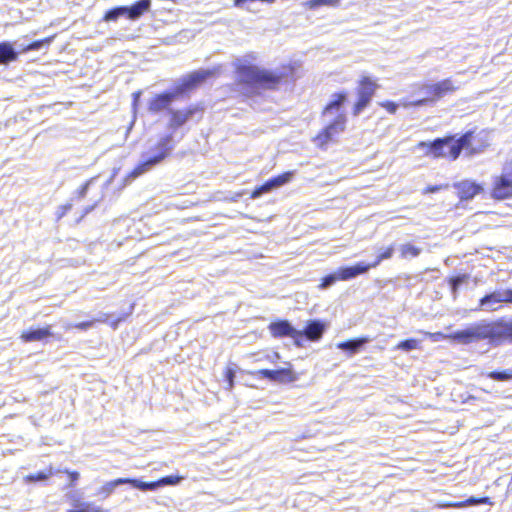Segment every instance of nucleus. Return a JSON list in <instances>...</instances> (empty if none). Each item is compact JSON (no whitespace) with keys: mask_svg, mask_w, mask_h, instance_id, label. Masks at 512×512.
Segmentation results:
<instances>
[{"mask_svg":"<svg viewBox=\"0 0 512 512\" xmlns=\"http://www.w3.org/2000/svg\"><path fill=\"white\" fill-rule=\"evenodd\" d=\"M174 149V138L172 134H166L159 139V141L152 148L156 153L146 160L137 164L129 173L130 178H137L149 170L150 167L155 166L165 160Z\"/></svg>","mask_w":512,"mask_h":512,"instance_id":"nucleus-4","label":"nucleus"},{"mask_svg":"<svg viewBox=\"0 0 512 512\" xmlns=\"http://www.w3.org/2000/svg\"><path fill=\"white\" fill-rule=\"evenodd\" d=\"M55 471L52 467H49L47 471H38L34 474H29L25 476V481L29 483L38 482V481H44L47 480L49 477L53 476Z\"/></svg>","mask_w":512,"mask_h":512,"instance_id":"nucleus-27","label":"nucleus"},{"mask_svg":"<svg viewBox=\"0 0 512 512\" xmlns=\"http://www.w3.org/2000/svg\"><path fill=\"white\" fill-rule=\"evenodd\" d=\"M51 335H52V333L50 331V328L47 326V327H43V328L26 330L21 334V338L25 342H33V341H41V340L47 339Z\"/></svg>","mask_w":512,"mask_h":512,"instance_id":"nucleus-23","label":"nucleus"},{"mask_svg":"<svg viewBox=\"0 0 512 512\" xmlns=\"http://www.w3.org/2000/svg\"><path fill=\"white\" fill-rule=\"evenodd\" d=\"M502 303H505L503 290L493 291L479 300L478 309L482 311H494L498 309Z\"/></svg>","mask_w":512,"mask_h":512,"instance_id":"nucleus-17","label":"nucleus"},{"mask_svg":"<svg viewBox=\"0 0 512 512\" xmlns=\"http://www.w3.org/2000/svg\"><path fill=\"white\" fill-rule=\"evenodd\" d=\"M212 70H196L191 72L190 74L184 76L180 82L175 86L174 93L177 97L182 96L196 89L200 84H202L206 79L213 75Z\"/></svg>","mask_w":512,"mask_h":512,"instance_id":"nucleus-11","label":"nucleus"},{"mask_svg":"<svg viewBox=\"0 0 512 512\" xmlns=\"http://www.w3.org/2000/svg\"><path fill=\"white\" fill-rule=\"evenodd\" d=\"M459 143L456 150L459 148L465 151L467 156H474L484 152L490 145L487 133L484 130L477 128L471 129L458 137Z\"/></svg>","mask_w":512,"mask_h":512,"instance_id":"nucleus-6","label":"nucleus"},{"mask_svg":"<svg viewBox=\"0 0 512 512\" xmlns=\"http://www.w3.org/2000/svg\"><path fill=\"white\" fill-rule=\"evenodd\" d=\"M487 376L495 381H507L512 379V372L509 370L491 371L487 374Z\"/></svg>","mask_w":512,"mask_h":512,"instance_id":"nucleus-37","label":"nucleus"},{"mask_svg":"<svg viewBox=\"0 0 512 512\" xmlns=\"http://www.w3.org/2000/svg\"><path fill=\"white\" fill-rule=\"evenodd\" d=\"M479 504L493 505V502L487 496H483V497L471 496V497L467 498L466 500L460 501V508H464V507L472 506V505H479Z\"/></svg>","mask_w":512,"mask_h":512,"instance_id":"nucleus-29","label":"nucleus"},{"mask_svg":"<svg viewBox=\"0 0 512 512\" xmlns=\"http://www.w3.org/2000/svg\"><path fill=\"white\" fill-rule=\"evenodd\" d=\"M430 338L434 341L447 339L459 344H469L481 339H489L490 341L499 344L505 338L512 339V323L511 325H506L504 322H492L486 325H478L449 334L435 332L430 334Z\"/></svg>","mask_w":512,"mask_h":512,"instance_id":"nucleus-2","label":"nucleus"},{"mask_svg":"<svg viewBox=\"0 0 512 512\" xmlns=\"http://www.w3.org/2000/svg\"><path fill=\"white\" fill-rule=\"evenodd\" d=\"M394 253V247L391 245V246H388L386 247L376 258V260L372 263V264H369L370 265V268H374L376 266H378L383 260H386V259H389L392 257Z\"/></svg>","mask_w":512,"mask_h":512,"instance_id":"nucleus-36","label":"nucleus"},{"mask_svg":"<svg viewBox=\"0 0 512 512\" xmlns=\"http://www.w3.org/2000/svg\"><path fill=\"white\" fill-rule=\"evenodd\" d=\"M503 296L505 303H512V289L503 290Z\"/></svg>","mask_w":512,"mask_h":512,"instance_id":"nucleus-46","label":"nucleus"},{"mask_svg":"<svg viewBox=\"0 0 512 512\" xmlns=\"http://www.w3.org/2000/svg\"><path fill=\"white\" fill-rule=\"evenodd\" d=\"M459 89V86L451 78H445L435 83L425 84L423 90L425 91V97L422 99L415 100L411 103L413 106H424L426 104H433L441 100L447 95L455 93Z\"/></svg>","mask_w":512,"mask_h":512,"instance_id":"nucleus-5","label":"nucleus"},{"mask_svg":"<svg viewBox=\"0 0 512 512\" xmlns=\"http://www.w3.org/2000/svg\"><path fill=\"white\" fill-rule=\"evenodd\" d=\"M204 106L201 104L189 105L183 109H169L168 127L176 130L185 125L192 117L199 115L202 117Z\"/></svg>","mask_w":512,"mask_h":512,"instance_id":"nucleus-10","label":"nucleus"},{"mask_svg":"<svg viewBox=\"0 0 512 512\" xmlns=\"http://www.w3.org/2000/svg\"><path fill=\"white\" fill-rule=\"evenodd\" d=\"M379 85L375 79L368 75H362L358 79L356 95L351 112L353 116H358L372 101Z\"/></svg>","mask_w":512,"mask_h":512,"instance_id":"nucleus-7","label":"nucleus"},{"mask_svg":"<svg viewBox=\"0 0 512 512\" xmlns=\"http://www.w3.org/2000/svg\"><path fill=\"white\" fill-rule=\"evenodd\" d=\"M73 204L72 203H66L58 207L57 210V220L62 219L64 216L67 215V213L72 209Z\"/></svg>","mask_w":512,"mask_h":512,"instance_id":"nucleus-43","label":"nucleus"},{"mask_svg":"<svg viewBox=\"0 0 512 512\" xmlns=\"http://www.w3.org/2000/svg\"><path fill=\"white\" fill-rule=\"evenodd\" d=\"M378 105L385 109L389 114H395L398 110V104L390 100L381 101Z\"/></svg>","mask_w":512,"mask_h":512,"instance_id":"nucleus-40","label":"nucleus"},{"mask_svg":"<svg viewBox=\"0 0 512 512\" xmlns=\"http://www.w3.org/2000/svg\"><path fill=\"white\" fill-rule=\"evenodd\" d=\"M346 124L347 116L345 112H338L335 118L316 134L313 138L314 143L319 148H325L330 142L336 139L338 134L345 131Z\"/></svg>","mask_w":512,"mask_h":512,"instance_id":"nucleus-8","label":"nucleus"},{"mask_svg":"<svg viewBox=\"0 0 512 512\" xmlns=\"http://www.w3.org/2000/svg\"><path fill=\"white\" fill-rule=\"evenodd\" d=\"M468 279H469V275H467V274H460V275L450 277L448 279V283L450 285L452 293L456 294L458 292L460 285L467 282Z\"/></svg>","mask_w":512,"mask_h":512,"instance_id":"nucleus-31","label":"nucleus"},{"mask_svg":"<svg viewBox=\"0 0 512 512\" xmlns=\"http://www.w3.org/2000/svg\"><path fill=\"white\" fill-rule=\"evenodd\" d=\"M255 375L275 382H293L297 379L291 368H280L277 370L260 369L254 372Z\"/></svg>","mask_w":512,"mask_h":512,"instance_id":"nucleus-16","label":"nucleus"},{"mask_svg":"<svg viewBox=\"0 0 512 512\" xmlns=\"http://www.w3.org/2000/svg\"><path fill=\"white\" fill-rule=\"evenodd\" d=\"M370 269V265L360 262L357 263L354 266L350 267H341L337 270L339 275V280L346 281L350 280L352 278H355L356 276L366 273Z\"/></svg>","mask_w":512,"mask_h":512,"instance_id":"nucleus-21","label":"nucleus"},{"mask_svg":"<svg viewBox=\"0 0 512 512\" xmlns=\"http://www.w3.org/2000/svg\"><path fill=\"white\" fill-rule=\"evenodd\" d=\"M439 508H460V501L443 502L437 505Z\"/></svg>","mask_w":512,"mask_h":512,"instance_id":"nucleus-45","label":"nucleus"},{"mask_svg":"<svg viewBox=\"0 0 512 512\" xmlns=\"http://www.w3.org/2000/svg\"><path fill=\"white\" fill-rule=\"evenodd\" d=\"M90 325V322H81L79 325H77L80 329H86Z\"/></svg>","mask_w":512,"mask_h":512,"instance_id":"nucleus-51","label":"nucleus"},{"mask_svg":"<svg viewBox=\"0 0 512 512\" xmlns=\"http://www.w3.org/2000/svg\"><path fill=\"white\" fill-rule=\"evenodd\" d=\"M341 0H307L305 5L309 9H317L321 6H337Z\"/></svg>","mask_w":512,"mask_h":512,"instance_id":"nucleus-34","label":"nucleus"},{"mask_svg":"<svg viewBox=\"0 0 512 512\" xmlns=\"http://www.w3.org/2000/svg\"><path fill=\"white\" fill-rule=\"evenodd\" d=\"M443 188H447V185H429L424 188L423 193L424 194L436 193V192L442 190Z\"/></svg>","mask_w":512,"mask_h":512,"instance_id":"nucleus-44","label":"nucleus"},{"mask_svg":"<svg viewBox=\"0 0 512 512\" xmlns=\"http://www.w3.org/2000/svg\"><path fill=\"white\" fill-rule=\"evenodd\" d=\"M421 253V249L410 243L404 244L400 247V256L403 259L417 257Z\"/></svg>","mask_w":512,"mask_h":512,"instance_id":"nucleus-28","label":"nucleus"},{"mask_svg":"<svg viewBox=\"0 0 512 512\" xmlns=\"http://www.w3.org/2000/svg\"><path fill=\"white\" fill-rule=\"evenodd\" d=\"M127 484H130L134 488L140 489L142 491L155 490L159 487L158 480L152 482H143L139 479L134 478H126Z\"/></svg>","mask_w":512,"mask_h":512,"instance_id":"nucleus-26","label":"nucleus"},{"mask_svg":"<svg viewBox=\"0 0 512 512\" xmlns=\"http://www.w3.org/2000/svg\"><path fill=\"white\" fill-rule=\"evenodd\" d=\"M67 512H106L100 507L94 506L90 502H81L76 509H69Z\"/></svg>","mask_w":512,"mask_h":512,"instance_id":"nucleus-33","label":"nucleus"},{"mask_svg":"<svg viewBox=\"0 0 512 512\" xmlns=\"http://www.w3.org/2000/svg\"><path fill=\"white\" fill-rule=\"evenodd\" d=\"M223 375L227 383L226 389L231 391L234 387L235 371L230 367H226L224 369Z\"/></svg>","mask_w":512,"mask_h":512,"instance_id":"nucleus-38","label":"nucleus"},{"mask_svg":"<svg viewBox=\"0 0 512 512\" xmlns=\"http://www.w3.org/2000/svg\"><path fill=\"white\" fill-rule=\"evenodd\" d=\"M93 209V206L86 207L82 213L80 214V217L78 218V221L82 220L89 212H91Z\"/></svg>","mask_w":512,"mask_h":512,"instance_id":"nucleus-48","label":"nucleus"},{"mask_svg":"<svg viewBox=\"0 0 512 512\" xmlns=\"http://www.w3.org/2000/svg\"><path fill=\"white\" fill-rule=\"evenodd\" d=\"M180 480H181V477H179V476L169 475V476L160 478L158 480V483H159V487H161V486H165V485L178 484L180 482Z\"/></svg>","mask_w":512,"mask_h":512,"instance_id":"nucleus-41","label":"nucleus"},{"mask_svg":"<svg viewBox=\"0 0 512 512\" xmlns=\"http://www.w3.org/2000/svg\"><path fill=\"white\" fill-rule=\"evenodd\" d=\"M120 16H125V6L114 7L106 11L103 15V21H117Z\"/></svg>","mask_w":512,"mask_h":512,"instance_id":"nucleus-30","label":"nucleus"},{"mask_svg":"<svg viewBox=\"0 0 512 512\" xmlns=\"http://www.w3.org/2000/svg\"><path fill=\"white\" fill-rule=\"evenodd\" d=\"M18 59V53L9 42L0 43V65H7Z\"/></svg>","mask_w":512,"mask_h":512,"instance_id":"nucleus-24","label":"nucleus"},{"mask_svg":"<svg viewBox=\"0 0 512 512\" xmlns=\"http://www.w3.org/2000/svg\"><path fill=\"white\" fill-rule=\"evenodd\" d=\"M369 342L366 336L349 339L336 344V347L342 351L347 352L349 356L359 353L362 348Z\"/></svg>","mask_w":512,"mask_h":512,"instance_id":"nucleus-19","label":"nucleus"},{"mask_svg":"<svg viewBox=\"0 0 512 512\" xmlns=\"http://www.w3.org/2000/svg\"><path fill=\"white\" fill-rule=\"evenodd\" d=\"M121 484H127V479L117 478L112 481L106 482L104 485L100 487L99 494H101L103 497H108L114 492L115 487Z\"/></svg>","mask_w":512,"mask_h":512,"instance_id":"nucleus-25","label":"nucleus"},{"mask_svg":"<svg viewBox=\"0 0 512 512\" xmlns=\"http://www.w3.org/2000/svg\"><path fill=\"white\" fill-rule=\"evenodd\" d=\"M490 196L496 201H503L512 198V177L503 167L502 172L492 179Z\"/></svg>","mask_w":512,"mask_h":512,"instance_id":"nucleus-9","label":"nucleus"},{"mask_svg":"<svg viewBox=\"0 0 512 512\" xmlns=\"http://www.w3.org/2000/svg\"><path fill=\"white\" fill-rule=\"evenodd\" d=\"M419 345H420V343L417 339L411 338V339H406V340L399 342L396 345V348L399 350H403V351H411L414 349H418Z\"/></svg>","mask_w":512,"mask_h":512,"instance_id":"nucleus-35","label":"nucleus"},{"mask_svg":"<svg viewBox=\"0 0 512 512\" xmlns=\"http://www.w3.org/2000/svg\"><path fill=\"white\" fill-rule=\"evenodd\" d=\"M176 98L178 97L176 96L174 91H165L156 94L150 99L148 103V110L154 114L159 113L163 110L169 111L171 103Z\"/></svg>","mask_w":512,"mask_h":512,"instance_id":"nucleus-15","label":"nucleus"},{"mask_svg":"<svg viewBox=\"0 0 512 512\" xmlns=\"http://www.w3.org/2000/svg\"><path fill=\"white\" fill-rule=\"evenodd\" d=\"M348 100V92L347 91H338L332 94L331 100L326 103V105L323 107L321 114L327 115L331 114L333 112H338L342 106L346 103Z\"/></svg>","mask_w":512,"mask_h":512,"instance_id":"nucleus-20","label":"nucleus"},{"mask_svg":"<svg viewBox=\"0 0 512 512\" xmlns=\"http://www.w3.org/2000/svg\"><path fill=\"white\" fill-rule=\"evenodd\" d=\"M118 322H113V328L115 329Z\"/></svg>","mask_w":512,"mask_h":512,"instance_id":"nucleus-52","label":"nucleus"},{"mask_svg":"<svg viewBox=\"0 0 512 512\" xmlns=\"http://www.w3.org/2000/svg\"><path fill=\"white\" fill-rule=\"evenodd\" d=\"M63 473H65L68 476L69 479V487L73 488L77 481L80 478V474L78 471H69V470H63Z\"/></svg>","mask_w":512,"mask_h":512,"instance_id":"nucleus-42","label":"nucleus"},{"mask_svg":"<svg viewBox=\"0 0 512 512\" xmlns=\"http://www.w3.org/2000/svg\"><path fill=\"white\" fill-rule=\"evenodd\" d=\"M151 8V0H138L131 6H125V17L129 20H137L148 13Z\"/></svg>","mask_w":512,"mask_h":512,"instance_id":"nucleus-18","label":"nucleus"},{"mask_svg":"<svg viewBox=\"0 0 512 512\" xmlns=\"http://www.w3.org/2000/svg\"><path fill=\"white\" fill-rule=\"evenodd\" d=\"M269 330L274 337H290L297 346H301L300 331L290 325V322H271Z\"/></svg>","mask_w":512,"mask_h":512,"instance_id":"nucleus-14","label":"nucleus"},{"mask_svg":"<svg viewBox=\"0 0 512 512\" xmlns=\"http://www.w3.org/2000/svg\"><path fill=\"white\" fill-rule=\"evenodd\" d=\"M89 187V182L84 183L79 189H78V195L79 197H84L87 193Z\"/></svg>","mask_w":512,"mask_h":512,"instance_id":"nucleus-47","label":"nucleus"},{"mask_svg":"<svg viewBox=\"0 0 512 512\" xmlns=\"http://www.w3.org/2000/svg\"><path fill=\"white\" fill-rule=\"evenodd\" d=\"M53 38L54 37L51 36V37H46L44 39L35 40V41L29 43L28 45H26L25 47H23L22 52L38 50L41 47H43L44 45H49L52 42Z\"/></svg>","mask_w":512,"mask_h":512,"instance_id":"nucleus-32","label":"nucleus"},{"mask_svg":"<svg viewBox=\"0 0 512 512\" xmlns=\"http://www.w3.org/2000/svg\"><path fill=\"white\" fill-rule=\"evenodd\" d=\"M235 84L245 88L243 95L251 97L263 91H278L283 85L295 80L294 66L282 64L278 70H271L255 64L236 63Z\"/></svg>","mask_w":512,"mask_h":512,"instance_id":"nucleus-1","label":"nucleus"},{"mask_svg":"<svg viewBox=\"0 0 512 512\" xmlns=\"http://www.w3.org/2000/svg\"><path fill=\"white\" fill-rule=\"evenodd\" d=\"M324 325L321 322H309V325L300 331L301 335V346H303L304 339L310 341H317L322 337L324 332Z\"/></svg>","mask_w":512,"mask_h":512,"instance_id":"nucleus-22","label":"nucleus"},{"mask_svg":"<svg viewBox=\"0 0 512 512\" xmlns=\"http://www.w3.org/2000/svg\"><path fill=\"white\" fill-rule=\"evenodd\" d=\"M337 280H339V275H338V272L336 271V273H334V274H329V275L324 276L321 279V282L319 284V288L320 289H325L328 286H330L333 283H335Z\"/></svg>","mask_w":512,"mask_h":512,"instance_id":"nucleus-39","label":"nucleus"},{"mask_svg":"<svg viewBox=\"0 0 512 512\" xmlns=\"http://www.w3.org/2000/svg\"><path fill=\"white\" fill-rule=\"evenodd\" d=\"M460 201H469L484 191L482 184L471 180H461L453 184Z\"/></svg>","mask_w":512,"mask_h":512,"instance_id":"nucleus-13","label":"nucleus"},{"mask_svg":"<svg viewBox=\"0 0 512 512\" xmlns=\"http://www.w3.org/2000/svg\"><path fill=\"white\" fill-rule=\"evenodd\" d=\"M255 0H250V2H254ZM246 2H249V0H234V6L236 7H242Z\"/></svg>","mask_w":512,"mask_h":512,"instance_id":"nucleus-49","label":"nucleus"},{"mask_svg":"<svg viewBox=\"0 0 512 512\" xmlns=\"http://www.w3.org/2000/svg\"><path fill=\"white\" fill-rule=\"evenodd\" d=\"M294 174V171H286L275 177L270 178L262 185L255 187L250 194V198L256 199L260 197L262 194L269 193L271 190L279 188L289 183L293 179Z\"/></svg>","mask_w":512,"mask_h":512,"instance_id":"nucleus-12","label":"nucleus"},{"mask_svg":"<svg viewBox=\"0 0 512 512\" xmlns=\"http://www.w3.org/2000/svg\"><path fill=\"white\" fill-rule=\"evenodd\" d=\"M504 167L508 171V174L512 177V159L505 163Z\"/></svg>","mask_w":512,"mask_h":512,"instance_id":"nucleus-50","label":"nucleus"},{"mask_svg":"<svg viewBox=\"0 0 512 512\" xmlns=\"http://www.w3.org/2000/svg\"><path fill=\"white\" fill-rule=\"evenodd\" d=\"M458 138L455 135H446L442 138H436L433 141H420L416 148L423 151V156L432 159H446L455 161L461 155L462 149L456 150Z\"/></svg>","mask_w":512,"mask_h":512,"instance_id":"nucleus-3","label":"nucleus"}]
</instances>
